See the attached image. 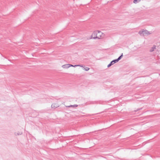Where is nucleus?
Returning <instances> with one entry per match:
<instances>
[{"label":"nucleus","mask_w":160,"mask_h":160,"mask_svg":"<svg viewBox=\"0 0 160 160\" xmlns=\"http://www.w3.org/2000/svg\"><path fill=\"white\" fill-rule=\"evenodd\" d=\"M103 34L102 32L99 31H97V38L98 39H100L102 37V35Z\"/></svg>","instance_id":"3"},{"label":"nucleus","mask_w":160,"mask_h":160,"mask_svg":"<svg viewBox=\"0 0 160 160\" xmlns=\"http://www.w3.org/2000/svg\"><path fill=\"white\" fill-rule=\"evenodd\" d=\"M112 65V64L110 62V63L108 65L107 67H108V68H109V67H110Z\"/></svg>","instance_id":"12"},{"label":"nucleus","mask_w":160,"mask_h":160,"mask_svg":"<svg viewBox=\"0 0 160 160\" xmlns=\"http://www.w3.org/2000/svg\"><path fill=\"white\" fill-rule=\"evenodd\" d=\"M92 37L91 38H93V39H95L97 38V31H94L92 35L91 36Z\"/></svg>","instance_id":"2"},{"label":"nucleus","mask_w":160,"mask_h":160,"mask_svg":"<svg viewBox=\"0 0 160 160\" xmlns=\"http://www.w3.org/2000/svg\"><path fill=\"white\" fill-rule=\"evenodd\" d=\"M83 68H84V70L86 71H88L89 69V68L88 67H86L85 68L83 67Z\"/></svg>","instance_id":"11"},{"label":"nucleus","mask_w":160,"mask_h":160,"mask_svg":"<svg viewBox=\"0 0 160 160\" xmlns=\"http://www.w3.org/2000/svg\"><path fill=\"white\" fill-rule=\"evenodd\" d=\"M79 66V65H73V67H75L78 66Z\"/></svg>","instance_id":"14"},{"label":"nucleus","mask_w":160,"mask_h":160,"mask_svg":"<svg viewBox=\"0 0 160 160\" xmlns=\"http://www.w3.org/2000/svg\"><path fill=\"white\" fill-rule=\"evenodd\" d=\"M69 64H67L64 65H63L62 66V67L63 68H69Z\"/></svg>","instance_id":"5"},{"label":"nucleus","mask_w":160,"mask_h":160,"mask_svg":"<svg viewBox=\"0 0 160 160\" xmlns=\"http://www.w3.org/2000/svg\"><path fill=\"white\" fill-rule=\"evenodd\" d=\"M156 46L154 45L152 47V48L150 50V52H152L154 51V49L156 48Z\"/></svg>","instance_id":"6"},{"label":"nucleus","mask_w":160,"mask_h":160,"mask_svg":"<svg viewBox=\"0 0 160 160\" xmlns=\"http://www.w3.org/2000/svg\"><path fill=\"white\" fill-rule=\"evenodd\" d=\"M122 57L123 54L122 53V54L117 59H116L117 60V61L118 62L121 59Z\"/></svg>","instance_id":"7"},{"label":"nucleus","mask_w":160,"mask_h":160,"mask_svg":"<svg viewBox=\"0 0 160 160\" xmlns=\"http://www.w3.org/2000/svg\"><path fill=\"white\" fill-rule=\"evenodd\" d=\"M59 106L56 103H53L52 104L51 107L52 108H56Z\"/></svg>","instance_id":"4"},{"label":"nucleus","mask_w":160,"mask_h":160,"mask_svg":"<svg viewBox=\"0 0 160 160\" xmlns=\"http://www.w3.org/2000/svg\"><path fill=\"white\" fill-rule=\"evenodd\" d=\"M141 0H134L133 2L134 3H137L141 1Z\"/></svg>","instance_id":"10"},{"label":"nucleus","mask_w":160,"mask_h":160,"mask_svg":"<svg viewBox=\"0 0 160 160\" xmlns=\"http://www.w3.org/2000/svg\"><path fill=\"white\" fill-rule=\"evenodd\" d=\"M79 65V66H79V67H83H83H84L83 66H82V65H79H79Z\"/></svg>","instance_id":"15"},{"label":"nucleus","mask_w":160,"mask_h":160,"mask_svg":"<svg viewBox=\"0 0 160 160\" xmlns=\"http://www.w3.org/2000/svg\"><path fill=\"white\" fill-rule=\"evenodd\" d=\"M141 109H142L141 108H140V109H138L136 111H138L139 110H140Z\"/></svg>","instance_id":"18"},{"label":"nucleus","mask_w":160,"mask_h":160,"mask_svg":"<svg viewBox=\"0 0 160 160\" xmlns=\"http://www.w3.org/2000/svg\"><path fill=\"white\" fill-rule=\"evenodd\" d=\"M15 134L16 135V134ZM21 133H17V135H21Z\"/></svg>","instance_id":"17"},{"label":"nucleus","mask_w":160,"mask_h":160,"mask_svg":"<svg viewBox=\"0 0 160 160\" xmlns=\"http://www.w3.org/2000/svg\"><path fill=\"white\" fill-rule=\"evenodd\" d=\"M118 62L117 60L116 59H114L111 62L112 64V65L114 64V63Z\"/></svg>","instance_id":"8"},{"label":"nucleus","mask_w":160,"mask_h":160,"mask_svg":"<svg viewBox=\"0 0 160 160\" xmlns=\"http://www.w3.org/2000/svg\"><path fill=\"white\" fill-rule=\"evenodd\" d=\"M78 106V105L77 104H74V105H71L70 106H67V107H72L73 108L76 107Z\"/></svg>","instance_id":"9"},{"label":"nucleus","mask_w":160,"mask_h":160,"mask_svg":"<svg viewBox=\"0 0 160 160\" xmlns=\"http://www.w3.org/2000/svg\"><path fill=\"white\" fill-rule=\"evenodd\" d=\"M69 67H73V65H72V64H69Z\"/></svg>","instance_id":"13"},{"label":"nucleus","mask_w":160,"mask_h":160,"mask_svg":"<svg viewBox=\"0 0 160 160\" xmlns=\"http://www.w3.org/2000/svg\"><path fill=\"white\" fill-rule=\"evenodd\" d=\"M138 33L141 36H144L149 35L151 33L146 30L142 29L141 31L139 32Z\"/></svg>","instance_id":"1"},{"label":"nucleus","mask_w":160,"mask_h":160,"mask_svg":"<svg viewBox=\"0 0 160 160\" xmlns=\"http://www.w3.org/2000/svg\"><path fill=\"white\" fill-rule=\"evenodd\" d=\"M93 115H94V114H92V115L88 114V115H87V116H91Z\"/></svg>","instance_id":"16"}]
</instances>
